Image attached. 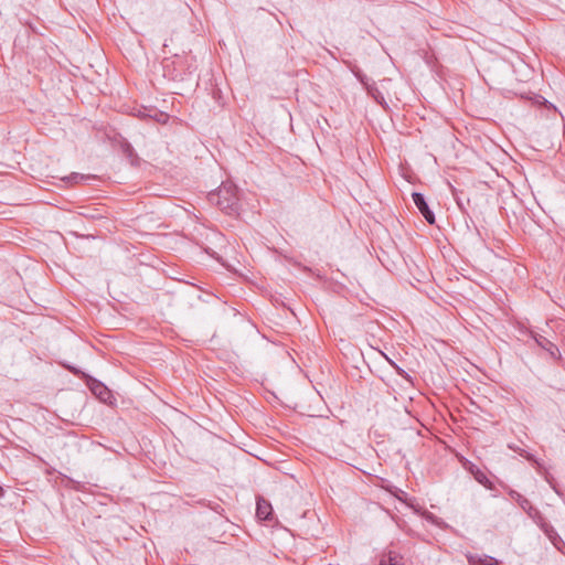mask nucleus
I'll use <instances>...</instances> for the list:
<instances>
[{
  "instance_id": "423d86ee",
  "label": "nucleus",
  "mask_w": 565,
  "mask_h": 565,
  "mask_svg": "<svg viewBox=\"0 0 565 565\" xmlns=\"http://www.w3.org/2000/svg\"><path fill=\"white\" fill-rule=\"evenodd\" d=\"M534 339H535L536 343L542 349L547 351L552 358H554V359H559L561 358V353H559L558 348L553 342H551L548 339H546L543 335H537Z\"/></svg>"
},
{
  "instance_id": "20e7f679",
  "label": "nucleus",
  "mask_w": 565,
  "mask_h": 565,
  "mask_svg": "<svg viewBox=\"0 0 565 565\" xmlns=\"http://www.w3.org/2000/svg\"><path fill=\"white\" fill-rule=\"evenodd\" d=\"M92 393L102 402L106 403L111 397V392L108 387L97 380H93L89 384Z\"/></svg>"
},
{
  "instance_id": "7ed1b4c3",
  "label": "nucleus",
  "mask_w": 565,
  "mask_h": 565,
  "mask_svg": "<svg viewBox=\"0 0 565 565\" xmlns=\"http://www.w3.org/2000/svg\"><path fill=\"white\" fill-rule=\"evenodd\" d=\"M412 196H413L414 204L416 205L418 211L422 213V215L424 216L426 222L428 224H431V225L435 224V222H436L435 214L429 209V206H428V204L426 202L425 196L422 193H418V192H414L412 194Z\"/></svg>"
},
{
  "instance_id": "1a4fd4ad",
  "label": "nucleus",
  "mask_w": 565,
  "mask_h": 565,
  "mask_svg": "<svg viewBox=\"0 0 565 565\" xmlns=\"http://www.w3.org/2000/svg\"><path fill=\"white\" fill-rule=\"evenodd\" d=\"M380 565H404V558L398 553L388 552L382 556Z\"/></svg>"
},
{
  "instance_id": "2eb2a0df",
  "label": "nucleus",
  "mask_w": 565,
  "mask_h": 565,
  "mask_svg": "<svg viewBox=\"0 0 565 565\" xmlns=\"http://www.w3.org/2000/svg\"><path fill=\"white\" fill-rule=\"evenodd\" d=\"M4 493L3 489L0 487V497H2Z\"/></svg>"
},
{
  "instance_id": "9d476101",
  "label": "nucleus",
  "mask_w": 565,
  "mask_h": 565,
  "mask_svg": "<svg viewBox=\"0 0 565 565\" xmlns=\"http://www.w3.org/2000/svg\"><path fill=\"white\" fill-rule=\"evenodd\" d=\"M509 494L524 511L529 512L530 510H532V503L521 493L511 490Z\"/></svg>"
},
{
  "instance_id": "0eeeda50",
  "label": "nucleus",
  "mask_w": 565,
  "mask_h": 565,
  "mask_svg": "<svg viewBox=\"0 0 565 565\" xmlns=\"http://www.w3.org/2000/svg\"><path fill=\"white\" fill-rule=\"evenodd\" d=\"M273 513V508L269 501L265 500L264 498H258L257 500V507H256V515L260 520H269L270 515Z\"/></svg>"
},
{
  "instance_id": "f8f14e48",
  "label": "nucleus",
  "mask_w": 565,
  "mask_h": 565,
  "mask_svg": "<svg viewBox=\"0 0 565 565\" xmlns=\"http://www.w3.org/2000/svg\"><path fill=\"white\" fill-rule=\"evenodd\" d=\"M124 151H125L128 156H131L134 150H132L131 146L127 143V145L125 146Z\"/></svg>"
},
{
  "instance_id": "6e6552de",
  "label": "nucleus",
  "mask_w": 565,
  "mask_h": 565,
  "mask_svg": "<svg viewBox=\"0 0 565 565\" xmlns=\"http://www.w3.org/2000/svg\"><path fill=\"white\" fill-rule=\"evenodd\" d=\"M469 565H498L497 558L489 555L469 554L467 555Z\"/></svg>"
},
{
  "instance_id": "39448f33",
  "label": "nucleus",
  "mask_w": 565,
  "mask_h": 565,
  "mask_svg": "<svg viewBox=\"0 0 565 565\" xmlns=\"http://www.w3.org/2000/svg\"><path fill=\"white\" fill-rule=\"evenodd\" d=\"M541 529L543 530V532L545 533V535L548 537V540L551 541V543L557 548V550H561V545L564 544L562 537L558 535V533L556 532V530L550 524V523H546V522H543L541 524Z\"/></svg>"
},
{
  "instance_id": "4468645a",
  "label": "nucleus",
  "mask_w": 565,
  "mask_h": 565,
  "mask_svg": "<svg viewBox=\"0 0 565 565\" xmlns=\"http://www.w3.org/2000/svg\"><path fill=\"white\" fill-rule=\"evenodd\" d=\"M525 458H526L527 460H530V461L536 462V459H535L532 455H530V454H527V455L525 456Z\"/></svg>"
},
{
  "instance_id": "f03ea898",
  "label": "nucleus",
  "mask_w": 565,
  "mask_h": 565,
  "mask_svg": "<svg viewBox=\"0 0 565 565\" xmlns=\"http://www.w3.org/2000/svg\"><path fill=\"white\" fill-rule=\"evenodd\" d=\"M182 64V57L175 55L174 57L164 58L162 61V66L164 71V76L172 81H182V73L178 70L177 66Z\"/></svg>"
},
{
  "instance_id": "ddd939ff",
  "label": "nucleus",
  "mask_w": 565,
  "mask_h": 565,
  "mask_svg": "<svg viewBox=\"0 0 565 565\" xmlns=\"http://www.w3.org/2000/svg\"><path fill=\"white\" fill-rule=\"evenodd\" d=\"M84 177L83 175H79L78 173H73L71 177H68L67 179L70 180H74V181H77L78 179H83Z\"/></svg>"
},
{
  "instance_id": "f257e3e1",
  "label": "nucleus",
  "mask_w": 565,
  "mask_h": 565,
  "mask_svg": "<svg viewBox=\"0 0 565 565\" xmlns=\"http://www.w3.org/2000/svg\"><path fill=\"white\" fill-rule=\"evenodd\" d=\"M207 199L210 203L215 204L226 214L238 211L237 189L233 183H222L216 191L209 193Z\"/></svg>"
},
{
  "instance_id": "9b49d317",
  "label": "nucleus",
  "mask_w": 565,
  "mask_h": 565,
  "mask_svg": "<svg viewBox=\"0 0 565 565\" xmlns=\"http://www.w3.org/2000/svg\"><path fill=\"white\" fill-rule=\"evenodd\" d=\"M473 476H475V479L482 486H484L487 489H492V482L489 480V478L487 477V475L481 471V470H477L476 472H473Z\"/></svg>"
}]
</instances>
